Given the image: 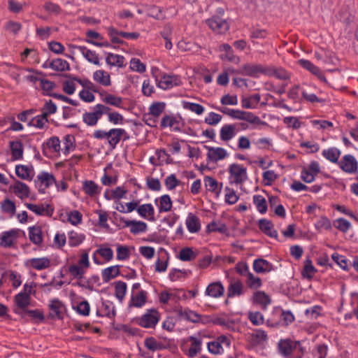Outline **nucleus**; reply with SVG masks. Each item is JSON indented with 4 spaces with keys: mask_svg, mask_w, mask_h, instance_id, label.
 <instances>
[{
    "mask_svg": "<svg viewBox=\"0 0 358 358\" xmlns=\"http://www.w3.org/2000/svg\"><path fill=\"white\" fill-rule=\"evenodd\" d=\"M224 288L222 285L217 282H213L210 284L206 290V294L211 297L217 298L223 295Z\"/></svg>",
    "mask_w": 358,
    "mask_h": 358,
    "instance_id": "f3484780",
    "label": "nucleus"
},
{
    "mask_svg": "<svg viewBox=\"0 0 358 358\" xmlns=\"http://www.w3.org/2000/svg\"><path fill=\"white\" fill-rule=\"evenodd\" d=\"M236 135L234 124H225L220 129V138L223 141H228Z\"/></svg>",
    "mask_w": 358,
    "mask_h": 358,
    "instance_id": "b1692460",
    "label": "nucleus"
},
{
    "mask_svg": "<svg viewBox=\"0 0 358 358\" xmlns=\"http://www.w3.org/2000/svg\"><path fill=\"white\" fill-rule=\"evenodd\" d=\"M22 319H26L27 316H29L35 322H42L45 320L43 312L41 310H29L27 309L20 315Z\"/></svg>",
    "mask_w": 358,
    "mask_h": 358,
    "instance_id": "4be33fe9",
    "label": "nucleus"
},
{
    "mask_svg": "<svg viewBox=\"0 0 358 358\" xmlns=\"http://www.w3.org/2000/svg\"><path fill=\"white\" fill-rule=\"evenodd\" d=\"M103 101L115 107H120L122 103V99L121 97L115 96L110 94H107L106 96L103 99Z\"/></svg>",
    "mask_w": 358,
    "mask_h": 358,
    "instance_id": "de8ad7c7",
    "label": "nucleus"
},
{
    "mask_svg": "<svg viewBox=\"0 0 358 358\" xmlns=\"http://www.w3.org/2000/svg\"><path fill=\"white\" fill-rule=\"evenodd\" d=\"M236 72L241 75L248 76L253 78L258 77L259 73H262L264 75H270L271 73V68L269 67H266L261 64H244L240 69V71Z\"/></svg>",
    "mask_w": 358,
    "mask_h": 358,
    "instance_id": "f257e3e1",
    "label": "nucleus"
},
{
    "mask_svg": "<svg viewBox=\"0 0 358 358\" xmlns=\"http://www.w3.org/2000/svg\"><path fill=\"white\" fill-rule=\"evenodd\" d=\"M10 148L13 160L21 159L23 156V145L20 141L10 142Z\"/></svg>",
    "mask_w": 358,
    "mask_h": 358,
    "instance_id": "412c9836",
    "label": "nucleus"
},
{
    "mask_svg": "<svg viewBox=\"0 0 358 358\" xmlns=\"http://www.w3.org/2000/svg\"><path fill=\"white\" fill-rule=\"evenodd\" d=\"M176 315L181 319L197 323L200 321L201 315L187 308L183 309L181 306L176 307L174 310Z\"/></svg>",
    "mask_w": 358,
    "mask_h": 358,
    "instance_id": "6e6552de",
    "label": "nucleus"
},
{
    "mask_svg": "<svg viewBox=\"0 0 358 358\" xmlns=\"http://www.w3.org/2000/svg\"><path fill=\"white\" fill-rule=\"evenodd\" d=\"M37 178L41 183H45V187H50L53 182H56L54 176L47 172H42Z\"/></svg>",
    "mask_w": 358,
    "mask_h": 358,
    "instance_id": "49530a36",
    "label": "nucleus"
},
{
    "mask_svg": "<svg viewBox=\"0 0 358 358\" xmlns=\"http://www.w3.org/2000/svg\"><path fill=\"white\" fill-rule=\"evenodd\" d=\"M124 57L122 55L108 53L106 62L110 66H117L119 67L123 66Z\"/></svg>",
    "mask_w": 358,
    "mask_h": 358,
    "instance_id": "4c0bfd02",
    "label": "nucleus"
},
{
    "mask_svg": "<svg viewBox=\"0 0 358 358\" xmlns=\"http://www.w3.org/2000/svg\"><path fill=\"white\" fill-rule=\"evenodd\" d=\"M15 180V184L13 187V192L20 199L27 198L29 196L30 191L29 187L25 183L16 180L13 176H11Z\"/></svg>",
    "mask_w": 358,
    "mask_h": 358,
    "instance_id": "4468645a",
    "label": "nucleus"
},
{
    "mask_svg": "<svg viewBox=\"0 0 358 358\" xmlns=\"http://www.w3.org/2000/svg\"><path fill=\"white\" fill-rule=\"evenodd\" d=\"M50 313H49V317L51 319H62L63 318V309H64V305L57 299H54L50 301L49 305Z\"/></svg>",
    "mask_w": 358,
    "mask_h": 358,
    "instance_id": "9b49d317",
    "label": "nucleus"
},
{
    "mask_svg": "<svg viewBox=\"0 0 358 358\" xmlns=\"http://www.w3.org/2000/svg\"><path fill=\"white\" fill-rule=\"evenodd\" d=\"M197 254L192 248L186 247L180 250L178 258L183 262H189L196 259Z\"/></svg>",
    "mask_w": 358,
    "mask_h": 358,
    "instance_id": "f704fd0d",
    "label": "nucleus"
},
{
    "mask_svg": "<svg viewBox=\"0 0 358 358\" xmlns=\"http://www.w3.org/2000/svg\"><path fill=\"white\" fill-rule=\"evenodd\" d=\"M30 264L36 270H42L50 266V261L48 257L33 258L30 259Z\"/></svg>",
    "mask_w": 358,
    "mask_h": 358,
    "instance_id": "473e14b6",
    "label": "nucleus"
},
{
    "mask_svg": "<svg viewBox=\"0 0 358 358\" xmlns=\"http://www.w3.org/2000/svg\"><path fill=\"white\" fill-rule=\"evenodd\" d=\"M243 120H245L251 124H256L259 125H266V122L262 121L258 116L254 115L251 112H246L245 118Z\"/></svg>",
    "mask_w": 358,
    "mask_h": 358,
    "instance_id": "680f3d73",
    "label": "nucleus"
},
{
    "mask_svg": "<svg viewBox=\"0 0 358 358\" xmlns=\"http://www.w3.org/2000/svg\"><path fill=\"white\" fill-rule=\"evenodd\" d=\"M180 84L181 80L178 76L164 74L159 81L157 86L159 88L166 90L172 87L173 85L178 86Z\"/></svg>",
    "mask_w": 358,
    "mask_h": 358,
    "instance_id": "9d476101",
    "label": "nucleus"
},
{
    "mask_svg": "<svg viewBox=\"0 0 358 358\" xmlns=\"http://www.w3.org/2000/svg\"><path fill=\"white\" fill-rule=\"evenodd\" d=\"M186 225L187 227V229L191 233H196L200 231L201 229V224H200V220L199 218L196 216L195 215H193L192 213H189L187 220H186Z\"/></svg>",
    "mask_w": 358,
    "mask_h": 358,
    "instance_id": "aec40b11",
    "label": "nucleus"
},
{
    "mask_svg": "<svg viewBox=\"0 0 358 358\" xmlns=\"http://www.w3.org/2000/svg\"><path fill=\"white\" fill-rule=\"evenodd\" d=\"M29 240L36 245H40L43 241L42 231L40 227H30L29 228Z\"/></svg>",
    "mask_w": 358,
    "mask_h": 358,
    "instance_id": "bb28decb",
    "label": "nucleus"
},
{
    "mask_svg": "<svg viewBox=\"0 0 358 358\" xmlns=\"http://www.w3.org/2000/svg\"><path fill=\"white\" fill-rule=\"evenodd\" d=\"M331 258L343 270H349L348 259L344 256L340 255L338 253H334L331 255Z\"/></svg>",
    "mask_w": 358,
    "mask_h": 358,
    "instance_id": "8fccbe9b",
    "label": "nucleus"
},
{
    "mask_svg": "<svg viewBox=\"0 0 358 358\" xmlns=\"http://www.w3.org/2000/svg\"><path fill=\"white\" fill-rule=\"evenodd\" d=\"M72 48L79 50L88 62H92L95 65L99 64L98 55L95 51H92L85 46L80 45H72Z\"/></svg>",
    "mask_w": 358,
    "mask_h": 358,
    "instance_id": "2eb2a0df",
    "label": "nucleus"
},
{
    "mask_svg": "<svg viewBox=\"0 0 358 358\" xmlns=\"http://www.w3.org/2000/svg\"><path fill=\"white\" fill-rule=\"evenodd\" d=\"M64 141L65 145L64 153L66 155L69 153L71 148H76V140L73 136L68 134L64 136Z\"/></svg>",
    "mask_w": 358,
    "mask_h": 358,
    "instance_id": "3c124183",
    "label": "nucleus"
},
{
    "mask_svg": "<svg viewBox=\"0 0 358 358\" xmlns=\"http://www.w3.org/2000/svg\"><path fill=\"white\" fill-rule=\"evenodd\" d=\"M49 68L57 71H64L70 70L69 64L64 59L57 58L49 63Z\"/></svg>",
    "mask_w": 358,
    "mask_h": 358,
    "instance_id": "cd10ccee",
    "label": "nucleus"
},
{
    "mask_svg": "<svg viewBox=\"0 0 358 358\" xmlns=\"http://www.w3.org/2000/svg\"><path fill=\"white\" fill-rule=\"evenodd\" d=\"M204 182L207 190L210 192H216L218 182L214 178L211 176H205Z\"/></svg>",
    "mask_w": 358,
    "mask_h": 358,
    "instance_id": "69168bd1",
    "label": "nucleus"
},
{
    "mask_svg": "<svg viewBox=\"0 0 358 358\" xmlns=\"http://www.w3.org/2000/svg\"><path fill=\"white\" fill-rule=\"evenodd\" d=\"M130 255V251L126 245H119L117 248V259L118 260H124Z\"/></svg>",
    "mask_w": 358,
    "mask_h": 358,
    "instance_id": "774afa93",
    "label": "nucleus"
},
{
    "mask_svg": "<svg viewBox=\"0 0 358 358\" xmlns=\"http://www.w3.org/2000/svg\"><path fill=\"white\" fill-rule=\"evenodd\" d=\"M120 274L119 266H109L102 271V278L104 282H109Z\"/></svg>",
    "mask_w": 358,
    "mask_h": 358,
    "instance_id": "393cba45",
    "label": "nucleus"
},
{
    "mask_svg": "<svg viewBox=\"0 0 358 358\" xmlns=\"http://www.w3.org/2000/svg\"><path fill=\"white\" fill-rule=\"evenodd\" d=\"M69 271L70 274L74 278L81 279L83 278L85 274V270L82 267H79L78 265L72 264L69 267Z\"/></svg>",
    "mask_w": 358,
    "mask_h": 358,
    "instance_id": "4d7b16f0",
    "label": "nucleus"
},
{
    "mask_svg": "<svg viewBox=\"0 0 358 358\" xmlns=\"http://www.w3.org/2000/svg\"><path fill=\"white\" fill-rule=\"evenodd\" d=\"M166 103L164 102H154L149 108L150 115L155 117H158L165 110Z\"/></svg>",
    "mask_w": 358,
    "mask_h": 358,
    "instance_id": "58836bf2",
    "label": "nucleus"
},
{
    "mask_svg": "<svg viewBox=\"0 0 358 358\" xmlns=\"http://www.w3.org/2000/svg\"><path fill=\"white\" fill-rule=\"evenodd\" d=\"M146 299L147 292L141 290L136 295L131 296V303L129 304V306H133L136 308H141L145 303Z\"/></svg>",
    "mask_w": 358,
    "mask_h": 358,
    "instance_id": "7c9ffc66",
    "label": "nucleus"
},
{
    "mask_svg": "<svg viewBox=\"0 0 358 358\" xmlns=\"http://www.w3.org/2000/svg\"><path fill=\"white\" fill-rule=\"evenodd\" d=\"M15 173L17 177L22 180H31L30 169L25 165H17L15 166Z\"/></svg>",
    "mask_w": 358,
    "mask_h": 358,
    "instance_id": "e433bc0d",
    "label": "nucleus"
},
{
    "mask_svg": "<svg viewBox=\"0 0 358 358\" xmlns=\"http://www.w3.org/2000/svg\"><path fill=\"white\" fill-rule=\"evenodd\" d=\"M206 23L213 31L219 34H223L229 29L227 22L220 19L218 16H213L206 20Z\"/></svg>",
    "mask_w": 358,
    "mask_h": 358,
    "instance_id": "0eeeda50",
    "label": "nucleus"
},
{
    "mask_svg": "<svg viewBox=\"0 0 358 358\" xmlns=\"http://www.w3.org/2000/svg\"><path fill=\"white\" fill-rule=\"evenodd\" d=\"M1 208L3 212L10 213L11 215L15 214L16 210L15 203L8 199H6L1 203Z\"/></svg>",
    "mask_w": 358,
    "mask_h": 358,
    "instance_id": "052dcab7",
    "label": "nucleus"
},
{
    "mask_svg": "<svg viewBox=\"0 0 358 358\" xmlns=\"http://www.w3.org/2000/svg\"><path fill=\"white\" fill-rule=\"evenodd\" d=\"M338 164L344 172L348 173H356L358 169L357 161L352 155L343 156Z\"/></svg>",
    "mask_w": 358,
    "mask_h": 358,
    "instance_id": "39448f33",
    "label": "nucleus"
},
{
    "mask_svg": "<svg viewBox=\"0 0 358 358\" xmlns=\"http://www.w3.org/2000/svg\"><path fill=\"white\" fill-rule=\"evenodd\" d=\"M147 224L143 221H136L134 220V223L130 227V232L133 234H138L147 230Z\"/></svg>",
    "mask_w": 358,
    "mask_h": 358,
    "instance_id": "a18cd8bd",
    "label": "nucleus"
},
{
    "mask_svg": "<svg viewBox=\"0 0 358 358\" xmlns=\"http://www.w3.org/2000/svg\"><path fill=\"white\" fill-rule=\"evenodd\" d=\"M208 151L207 158L212 162L223 159L227 156V151L222 148H210Z\"/></svg>",
    "mask_w": 358,
    "mask_h": 358,
    "instance_id": "dca6fc26",
    "label": "nucleus"
},
{
    "mask_svg": "<svg viewBox=\"0 0 358 358\" xmlns=\"http://www.w3.org/2000/svg\"><path fill=\"white\" fill-rule=\"evenodd\" d=\"M250 322L255 325L262 324L264 322V316L260 312H250L248 316Z\"/></svg>",
    "mask_w": 358,
    "mask_h": 358,
    "instance_id": "e2e57ef3",
    "label": "nucleus"
},
{
    "mask_svg": "<svg viewBox=\"0 0 358 358\" xmlns=\"http://www.w3.org/2000/svg\"><path fill=\"white\" fill-rule=\"evenodd\" d=\"M253 299L255 302L262 305L264 308H266L271 302L269 296L263 291L255 292Z\"/></svg>",
    "mask_w": 358,
    "mask_h": 358,
    "instance_id": "72a5a7b5",
    "label": "nucleus"
},
{
    "mask_svg": "<svg viewBox=\"0 0 358 358\" xmlns=\"http://www.w3.org/2000/svg\"><path fill=\"white\" fill-rule=\"evenodd\" d=\"M127 284L124 282L118 281L115 282V295L120 302H122L127 292Z\"/></svg>",
    "mask_w": 358,
    "mask_h": 358,
    "instance_id": "ea45409f",
    "label": "nucleus"
},
{
    "mask_svg": "<svg viewBox=\"0 0 358 358\" xmlns=\"http://www.w3.org/2000/svg\"><path fill=\"white\" fill-rule=\"evenodd\" d=\"M207 231H218L222 234H226L227 227L225 224H220L218 225L216 222L213 221L207 226Z\"/></svg>",
    "mask_w": 358,
    "mask_h": 358,
    "instance_id": "603ef678",
    "label": "nucleus"
},
{
    "mask_svg": "<svg viewBox=\"0 0 358 358\" xmlns=\"http://www.w3.org/2000/svg\"><path fill=\"white\" fill-rule=\"evenodd\" d=\"M93 79L103 86H109L111 84L110 75L103 70L96 71L93 74Z\"/></svg>",
    "mask_w": 358,
    "mask_h": 358,
    "instance_id": "a878e982",
    "label": "nucleus"
},
{
    "mask_svg": "<svg viewBox=\"0 0 358 358\" xmlns=\"http://www.w3.org/2000/svg\"><path fill=\"white\" fill-rule=\"evenodd\" d=\"M164 183L168 189L171 190L180 184V181L177 179L175 174H171L164 180Z\"/></svg>",
    "mask_w": 358,
    "mask_h": 358,
    "instance_id": "13d9d810",
    "label": "nucleus"
},
{
    "mask_svg": "<svg viewBox=\"0 0 358 358\" xmlns=\"http://www.w3.org/2000/svg\"><path fill=\"white\" fill-rule=\"evenodd\" d=\"M298 63L304 69H307L310 72H311L313 74H317L319 73V68L316 66H315L312 62H310L309 60L306 59H299L298 61Z\"/></svg>",
    "mask_w": 358,
    "mask_h": 358,
    "instance_id": "5fc2aeb1",
    "label": "nucleus"
},
{
    "mask_svg": "<svg viewBox=\"0 0 358 358\" xmlns=\"http://www.w3.org/2000/svg\"><path fill=\"white\" fill-rule=\"evenodd\" d=\"M259 228L266 235L269 237L278 238V232L276 230L273 229V224L271 221L266 219H261L259 220Z\"/></svg>",
    "mask_w": 358,
    "mask_h": 358,
    "instance_id": "f8f14e48",
    "label": "nucleus"
},
{
    "mask_svg": "<svg viewBox=\"0 0 358 358\" xmlns=\"http://www.w3.org/2000/svg\"><path fill=\"white\" fill-rule=\"evenodd\" d=\"M334 227L339 231L345 233L351 228V224L347 220L341 217L334 222Z\"/></svg>",
    "mask_w": 358,
    "mask_h": 358,
    "instance_id": "37998d69",
    "label": "nucleus"
},
{
    "mask_svg": "<svg viewBox=\"0 0 358 358\" xmlns=\"http://www.w3.org/2000/svg\"><path fill=\"white\" fill-rule=\"evenodd\" d=\"M252 337V341L255 344H259L262 341H265L267 339V334L266 333L261 329L256 330L253 334L251 335Z\"/></svg>",
    "mask_w": 358,
    "mask_h": 358,
    "instance_id": "864d4df0",
    "label": "nucleus"
},
{
    "mask_svg": "<svg viewBox=\"0 0 358 358\" xmlns=\"http://www.w3.org/2000/svg\"><path fill=\"white\" fill-rule=\"evenodd\" d=\"M243 285L241 280L231 281L227 289V296L234 297L236 295L240 296L243 294Z\"/></svg>",
    "mask_w": 358,
    "mask_h": 358,
    "instance_id": "5701e85b",
    "label": "nucleus"
},
{
    "mask_svg": "<svg viewBox=\"0 0 358 358\" xmlns=\"http://www.w3.org/2000/svg\"><path fill=\"white\" fill-rule=\"evenodd\" d=\"M25 206L38 215H43L44 213H45L46 215L52 216L53 213V208H51L49 204H46V208H45L43 205L41 206H38L36 204L29 203H26Z\"/></svg>",
    "mask_w": 358,
    "mask_h": 358,
    "instance_id": "6ab92c4d",
    "label": "nucleus"
},
{
    "mask_svg": "<svg viewBox=\"0 0 358 358\" xmlns=\"http://www.w3.org/2000/svg\"><path fill=\"white\" fill-rule=\"evenodd\" d=\"M260 101V95L255 94L248 98H243L242 107L243 108H255Z\"/></svg>",
    "mask_w": 358,
    "mask_h": 358,
    "instance_id": "c9c22d12",
    "label": "nucleus"
},
{
    "mask_svg": "<svg viewBox=\"0 0 358 358\" xmlns=\"http://www.w3.org/2000/svg\"><path fill=\"white\" fill-rule=\"evenodd\" d=\"M208 349L214 355H220L223 352L222 345L217 340L208 343Z\"/></svg>",
    "mask_w": 358,
    "mask_h": 358,
    "instance_id": "0e129e2a",
    "label": "nucleus"
},
{
    "mask_svg": "<svg viewBox=\"0 0 358 358\" xmlns=\"http://www.w3.org/2000/svg\"><path fill=\"white\" fill-rule=\"evenodd\" d=\"M125 134V130L121 128H114L111 138L108 139V144L112 149H115L117 145L122 139V134Z\"/></svg>",
    "mask_w": 358,
    "mask_h": 358,
    "instance_id": "2f4dec72",
    "label": "nucleus"
},
{
    "mask_svg": "<svg viewBox=\"0 0 358 358\" xmlns=\"http://www.w3.org/2000/svg\"><path fill=\"white\" fill-rule=\"evenodd\" d=\"M229 173L234 178V182L236 184H242L248 179L246 168L237 164H232L229 167Z\"/></svg>",
    "mask_w": 358,
    "mask_h": 358,
    "instance_id": "7ed1b4c3",
    "label": "nucleus"
},
{
    "mask_svg": "<svg viewBox=\"0 0 358 358\" xmlns=\"http://www.w3.org/2000/svg\"><path fill=\"white\" fill-rule=\"evenodd\" d=\"M322 155L332 163L338 164L341 151L336 148H330L322 151Z\"/></svg>",
    "mask_w": 358,
    "mask_h": 358,
    "instance_id": "c85d7f7f",
    "label": "nucleus"
},
{
    "mask_svg": "<svg viewBox=\"0 0 358 358\" xmlns=\"http://www.w3.org/2000/svg\"><path fill=\"white\" fill-rule=\"evenodd\" d=\"M225 191L227 192L225 195V202L230 205L236 203L238 199V196L236 195L235 191L229 187H226Z\"/></svg>",
    "mask_w": 358,
    "mask_h": 358,
    "instance_id": "bf43d9fd",
    "label": "nucleus"
},
{
    "mask_svg": "<svg viewBox=\"0 0 358 358\" xmlns=\"http://www.w3.org/2000/svg\"><path fill=\"white\" fill-rule=\"evenodd\" d=\"M253 269L257 273H265L273 270V266L267 260L259 258L253 262Z\"/></svg>",
    "mask_w": 358,
    "mask_h": 358,
    "instance_id": "ddd939ff",
    "label": "nucleus"
},
{
    "mask_svg": "<svg viewBox=\"0 0 358 358\" xmlns=\"http://www.w3.org/2000/svg\"><path fill=\"white\" fill-rule=\"evenodd\" d=\"M158 312L155 309L148 310L138 320V324L145 328H153L159 322Z\"/></svg>",
    "mask_w": 358,
    "mask_h": 358,
    "instance_id": "20e7f679",
    "label": "nucleus"
},
{
    "mask_svg": "<svg viewBox=\"0 0 358 358\" xmlns=\"http://www.w3.org/2000/svg\"><path fill=\"white\" fill-rule=\"evenodd\" d=\"M20 229H11L4 231L0 236V246L3 248H12L16 243L19 236Z\"/></svg>",
    "mask_w": 358,
    "mask_h": 358,
    "instance_id": "423d86ee",
    "label": "nucleus"
},
{
    "mask_svg": "<svg viewBox=\"0 0 358 358\" xmlns=\"http://www.w3.org/2000/svg\"><path fill=\"white\" fill-rule=\"evenodd\" d=\"M159 203H160L159 208V213L168 212L171 210L172 201L168 194L162 195L160 197Z\"/></svg>",
    "mask_w": 358,
    "mask_h": 358,
    "instance_id": "a19ab883",
    "label": "nucleus"
},
{
    "mask_svg": "<svg viewBox=\"0 0 358 358\" xmlns=\"http://www.w3.org/2000/svg\"><path fill=\"white\" fill-rule=\"evenodd\" d=\"M183 108L189 110L197 115H201L204 111V108L201 105L196 103L185 101L183 102Z\"/></svg>",
    "mask_w": 358,
    "mask_h": 358,
    "instance_id": "09e8293b",
    "label": "nucleus"
},
{
    "mask_svg": "<svg viewBox=\"0 0 358 358\" xmlns=\"http://www.w3.org/2000/svg\"><path fill=\"white\" fill-rule=\"evenodd\" d=\"M31 293L32 291L29 289L28 292H21L15 296L14 301L16 307L14 308V312L16 314L20 315L22 312L28 309L27 307L31 302L30 294Z\"/></svg>",
    "mask_w": 358,
    "mask_h": 358,
    "instance_id": "f03ea898",
    "label": "nucleus"
},
{
    "mask_svg": "<svg viewBox=\"0 0 358 358\" xmlns=\"http://www.w3.org/2000/svg\"><path fill=\"white\" fill-rule=\"evenodd\" d=\"M83 215L78 210H72L68 215V221L73 225H78L82 222Z\"/></svg>",
    "mask_w": 358,
    "mask_h": 358,
    "instance_id": "6e6d98bb",
    "label": "nucleus"
},
{
    "mask_svg": "<svg viewBox=\"0 0 358 358\" xmlns=\"http://www.w3.org/2000/svg\"><path fill=\"white\" fill-rule=\"evenodd\" d=\"M300 345V341H295L293 343L289 339L280 340L278 343V348L280 353L287 357L289 356L293 350H294L297 345Z\"/></svg>",
    "mask_w": 358,
    "mask_h": 358,
    "instance_id": "1a4fd4ad",
    "label": "nucleus"
},
{
    "mask_svg": "<svg viewBox=\"0 0 358 358\" xmlns=\"http://www.w3.org/2000/svg\"><path fill=\"white\" fill-rule=\"evenodd\" d=\"M246 283L250 289H256L262 286V280L250 273H248Z\"/></svg>",
    "mask_w": 358,
    "mask_h": 358,
    "instance_id": "c03bdc74",
    "label": "nucleus"
},
{
    "mask_svg": "<svg viewBox=\"0 0 358 358\" xmlns=\"http://www.w3.org/2000/svg\"><path fill=\"white\" fill-rule=\"evenodd\" d=\"M188 341L192 342V347L186 352V355L189 357L193 358L201 350V340L194 336H190L188 338Z\"/></svg>",
    "mask_w": 358,
    "mask_h": 358,
    "instance_id": "a211bd4d",
    "label": "nucleus"
},
{
    "mask_svg": "<svg viewBox=\"0 0 358 358\" xmlns=\"http://www.w3.org/2000/svg\"><path fill=\"white\" fill-rule=\"evenodd\" d=\"M253 202L257 206V210L262 214H264L267 210V203L266 199L261 195H255L253 196Z\"/></svg>",
    "mask_w": 358,
    "mask_h": 358,
    "instance_id": "79ce46f5",
    "label": "nucleus"
},
{
    "mask_svg": "<svg viewBox=\"0 0 358 358\" xmlns=\"http://www.w3.org/2000/svg\"><path fill=\"white\" fill-rule=\"evenodd\" d=\"M83 189L86 194L92 197L99 193V186L93 180L84 181Z\"/></svg>",
    "mask_w": 358,
    "mask_h": 358,
    "instance_id": "c756f323",
    "label": "nucleus"
},
{
    "mask_svg": "<svg viewBox=\"0 0 358 358\" xmlns=\"http://www.w3.org/2000/svg\"><path fill=\"white\" fill-rule=\"evenodd\" d=\"M130 68L131 70L139 73H143L145 71V65L143 64L139 59L136 58L131 59L130 62Z\"/></svg>",
    "mask_w": 358,
    "mask_h": 358,
    "instance_id": "338daca9",
    "label": "nucleus"
}]
</instances>
